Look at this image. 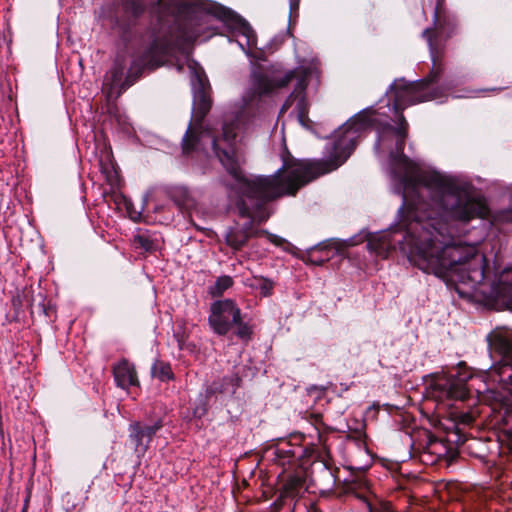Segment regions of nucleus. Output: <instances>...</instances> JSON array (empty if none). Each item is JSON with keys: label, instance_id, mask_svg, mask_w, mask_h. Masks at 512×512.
Returning a JSON list of instances; mask_svg holds the SVG:
<instances>
[{"label": "nucleus", "instance_id": "obj_37", "mask_svg": "<svg viewBox=\"0 0 512 512\" xmlns=\"http://www.w3.org/2000/svg\"><path fill=\"white\" fill-rule=\"evenodd\" d=\"M204 134H209V131L201 132V135H204Z\"/></svg>", "mask_w": 512, "mask_h": 512}, {"label": "nucleus", "instance_id": "obj_30", "mask_svg": "<svg viewBox=\"0 0 512 512\" xmlns=\"http://www.w3.org/2000/svg\"><path fill=\"white\" fill-rule=\"evenodd\" d=\"M334 243H331V244H321L319 245L318 247H315L314 250H323V249H328L329 247H331Z\"/></svg>", "mask_w": 512, "mask_h": 512}, {"label": "nucleus", "instance_id": "obj_1", "mask_svg": "<svg viewBox=\"0 0 512 512\" xmlns=\"http://www.w3.org/2000/svg\"><path fill=\"white\" fill-rule=\"evenodd\" d=\"M239 124L240 117L231 122L225 121L221 135L211 137L215 156L235 181L237 212L240 217L249 218L242 226L237 224L226 233V243L235 251L242 249L251 237L259 235H265L271 243L281 246L284 243L282 238L253 227L255 222L260 224L269 218L267 203L284 195H295L308 182L341 166L354 150L360 132L372 125V118L364 112L341 126L334 135L327 160H284L283 166L273 175L249 177L241 169L245 159L236 142Z\"/></svg>", "mask_w": 512, "mask_h": 512}, {"label": "nucleus", "instance_id": "obj_21", "mask_svg": "<svg viewBox=\"0 0 512 512\" xmlns=\"http://www.w3.org/2000/svg\"><path fill=\"white\" fill-rule=\"evenodd\" d=\"M233 284V280L229 276L219 277L211 290L213 295H221L225 290L230 288Z\"/></svg>", "mask_w": 512, "mask_h": 512}, {"label": "nucleus", "instance_id": "obj_33", "mask_svg": "<svg viewBox=\"0 0 512 512\" xmlns=\"http://www.w3.org/2000/svg\"><path fill=\"white\" fill-rule=\"evenodd\" d=\"M157 2H158L159 5H166L167 4L166 0H157Z\"/></svg>", "mask_w": 512, "mask_h": 512}, {"label": "nucleus", "instance_id": "obj_18", "mask_svg": "<svg viewBox=\"0 0 512 512\" xmlns=\"http://www.w3.org/2000/svg\"><path fill=\"white\" fill-rule=\"evenodd\" d=\"M268 452H270L274 456L273 459L281 465L289 463L295 455L294 449L290 443L286 441H282L274 446H271L268 449Z\"/></svg>", "mask_w": 512, "mask_h": 512}, {"label": "nucleus", "instance_id": "obj_2", "mask_svg": "<svg viewBox=\"0 0 512 512\" xmlns=\"http://www.w3.org/2000/svg\"><path fill=\"white\" fill-rule=\"evenodd\" d=\"M431 223L420 219L411 222L406 231L391 230L368 238L367 248L376 255L386 258L396 244L403 250L409 249V259L426 273L453 282L460 293H467V287H477L483 279L484 254L475 245L449 243L446 237L435 230Z\"/></svg>", "mask_w": 512, "mask_h": 512}, {"label": "nucleus", "instance_id": "obj_6", "mask_svg": "<svg viewBox=\"0 0 512 512\" xmlns=\"http://www.w3.org/2000/svg\"><path fill=\"white\" fill-rule=\"evenodd\" d=\"M403 188V198L404 200L406 199V193L408 191H412V192H415L417 194H419L421 192L422 189H425L427 192H428V195L430 197V203H417L415 204V207L412 211H410V217L412 218L408 223L407 225L405 226V229L407 228V226L411 223V222H414L416 221V219H420L421 222H426V223H431L432 225H428V229L430 231H440L447 239V242L449 243H456L455 241H453V239L451 238L450 234L449 233H446L447 231V224L449 221H460V222H463V223H467L469 221H471L472 219L474 218H485L487 215H488V207L486 205V202L481 199V198H476V197H473L471 196L466 188L461 185V189L463 191V194L465 195L464 197L469 199V200H472V201H475V202H478L480 203L482 206H483V211L481 212V214L479 215H474V216H471L469 219L467 220H464V219H458V218H455V217H452V216H448L446 215V213L443 211L444 209H442V207H440V205L437 203V201L434 199V196L432 194V192L425 186L423 185H419L417 188H412V187H409V188H405L404 185L399 182ZM402 206H405V202L402 203Z\"/></svg>", "mask_w": 512, "mask_h": 512}, {"label": "nucleus", "instance_id": "obj_28", "mask_svg": "<svg viewBox=\"0 0 512 512\" xmlns=\"http://www.w3.org/2000/svg\"><path fill=\"white\" fill-rule=\"evenodd\" d=\"M311 422H312L313 425L316 426L317 429H319L318 425L322 424V415L319 414V413L312 414L311 415Z\"/></svg>", "mask_w": 512, "mask_h": 512}, {"label": "nucleus", "instance_id": "obj_32", "mask_svg": "<svg viewBox=\"0 0 512 512\" xmlns=\"http://www.w3.org/2000/svg\"><path fill=\"white\" fill-rule=\"evenodd\" d=\"M307 512H321V511H319V510H318L317 508H315V507H310V508L307 510Z\"/></svg>", "mask_w": 512, "mask_h": 512}, {"label": "nucleus", "instance_id": "obj_19", "mask_svg": "<svg viewBox=\"0 0 512 512\" xmlns=\"http://www.w3.org/2000/svg\"><path fill=\"white\" fill-rule=\"evenodd\" d=\"M151 373L153 377H156L161 381H167L173 377L170 365L164 362L155 363L151 369Z\"/></svg>", "mask_w": 512, "mask_h": 512}, {"label": "nucleus", "instance_id": "obj_27", "mask_svg": "<svg viewBox=\"0 0 512 512\" xmlns=\"http://www.w3.org/2000/svg\"><path fill=\"white\" fill-rule=\"evenodd\" d=\"M235 325L238 326L236 332L238 337H240L241 339H248L250 337L251 329L248 325L242 323L241 320L239 321V323H235Z\"/></svg>", "mask_w": 512, "mask_h": 512}, {"label": "nucleus", "instance_id": "obj_8", "mask_svg": "<svg viewBox=\"0 0 512 512\" xmlns=\"http://www.w3.org/2000/svg\"><path fill=\"white\" fill-rule=\"evenodd\" d=\"M483 279L477 287H467V293L479 295L487 300L494 301L512 311V269H505L498 278V282H489L487 260L484 256L482 265Z\"/></svg>", "mask_w": 512, "mask_h": 512}, {"label": "nucleus", "instance_id": "obj_11", "mask_svg": "<svg viewBox=\"0 0 512 512\" xmlns=\"http://www.w3.org/2000/svg\"><path fill=\"white\" fill-rule=\"evenodd\" d=\"M240 317L241 311L232 300L217 301L211 306L209 324L217 334L226 335Z\"/></svg>", "mask_w": 512, "mask_h": 512}, {"label": "nucleus", "instance_id": "obj_25", "mask_svg": "<svg viewBox=\"0 0 512 512\" xmlns=\"http://www.w3.org/2000/svg\"><path fill=\"white\" fill-rule=\"evenodd\" d=\"M453 417L455 421L464 425H469L474 421V415L471 412L456 411L453 413Z\"/></svg>", "mask_w": 512, "mask_h": 512}, {"label": "nucleus", "instance_id": "obj_15", "mask_svg": "<svg viewBox=\"0 0 512 512\" xmlns=\"http://www.w3.org/2000/svg\"><path fill=\"white\" fill-rule=\"evenodd\" d=\"M113 374L117 385L123 389L139 384L134 366L126 360L114 366Z\"/></svg>", "mask_w": 512, "mask_h": 512}, {"label": "nucleus", "instance_id": "obj_31", "mask_svg": "<svg viewBox=\"0 0 512 512\" xmlns=\"http://www.w3.org/2000/svg\"><path fill=\"white\" fill-rule=\"evenodd\" d=\"M324 473L332 480V482L334 483V476L333 474L331 473V471L327 468L324 469Z\"/></svg>", "mask_w": 512, "mask_h": 512}, {"label": "nucleus", "instance_id": "obj_17", "mask_svg": "<svg viewBox=\"0 0 512 512\" xmlns=\"http://www.w3.org/2000/svg\"><path fill=\"white\" fill-rule=\"evenodd\" d=\"M168 196L173 200V202L180 209L189 210L195 206V200L190 195V193L186 187H183V186L171 187L168 190Z\"/></svg>", "mask_w": 512, "mask_h": 512}, {"label": "nucleus", "instance_id": "obj_5", "mask_svg": "<svg viewBox=\"0 0 512 512\" xmlns=\"http://www.w3.org/2000/svg\"><path fill=\"white\" fill-rule=\"evenodd\" d=\"M308 69L298 68L287 72L282 78L269 76L259 69H254L251 73V86L243 96V102L246 106L258 101L262 96L269 95L275 89L287 86L292 79L297 78L298 82L285 103L291 106L293 100H297V108L301 116L306 114L305 89L307 87Z\"/></svg>", "mask_w": 512, "mask_h": 512}, {"label": "nucleus", "instance_id": "obj_24", "mask_svg": "<svg viewBox=\"0 0 512 512\" xmlns=\"http://www.w3.org/2000/svg\"><path fill=\"white\" fill-rule=\"evenodd\" d=\"M301 486L302 480L299 477H290L284 484V489L287 494L293 495Z\"/></svg>", "mask_w": 512, "mask_h": 512}, {"label": "nucleus", "instance_id": "obj_26", "mask_svg": "<svg viewBox=\"0 0 512 512\" xmlns=\"http://www.w3.org/2000/svg\"><path fill=\"white\" fill-rule=\"evenodd\" d=\"M258 284H257V288L260 290V293L263 295V296H268L271 294V291L273 289V283L266 279V278H258L256 279Z\"/></svg>", "mask_w": 512, "mask_h": 512}, {"label": "nucleus", "instance_id": "obj_29", "mask_svg": "<svg viewBox=\"0 0 512 512\" xmlns=\"http://www.w3.org/2000/svg\"><path fill=\"white\" fill-rule=\"evenodd\" d=\"M299 8V0H291L290 1V11L291 13L297 12Z\"/></svg>", "mask_w": 512, "mask_h": 512}, {"label": "nucleus", "instance_id": "obj_23", "mask_svg": "<svg viewBox=\"0 0 512 512\" xmlns=\"http://www.w3.org/2000/svg\"><path fill=\"white\" fill-rule=\"evenodd\" d=\"M237 30L246 37L247 39V45L248 46H254L255 45V34L252 28L249 26L248 23L240 20L238 23Z\"/></svg>", "mask_w": 512, "mask_h": 512}, {"label": "nucleus", "instance_id": "obj_7", "mask_svg": "<svg viewBox=\"0 0 512 512\" xmlns=\"http://www.w3.org/2000/svg\"><path fill=\"white\" fill-rule=\"evenodd\" d=\"M210 85L201 73H195L193 81L194 108H193V125H190L183 138L182 147L185 153L193 151L199 142L200 135L198 127H201L205 116L211 109L212 100L210 98Z\"/></svg>", "mask_w": 512, "mask_h": 512}, {"label": "nucleus", "instance_id": "obj_22", "mask_svg": "<svg viewBox=\"0 0 512 512\" xmlns=\"http://www.w3.org/2000/svg\"><path fill=\"white\" fill-rule=\"evenodd\" d=\"M125 8L133 16L141 15L145 10V3L143 0H125Z\"/></svg>", "mask_w": 512, "mask_h": 512}, {"label": "nucleus", "instance_id": "obj_4", "mask_svg": "<svg viewBox=\"0 0 512 512\" xmlns=\"http://www.w3.org/2000/svg\"><path fill=\"white\" fill-rule=\"evenodd\" d=\"M198 36L199 31L192 27L191 22L179 24L175 39L172 37L156 38L142 55L133 59L123 82L126 60L124 57H117L113 67L105 75L104 84L110 87V91L119 87L117 93H122L138 79L143 68H156L162 65L164 57L173 46L192 43Z\"/></svg>", "mask_w": 512, "mask_h": 512}, {"label": "nucleus", "instance_id": "obj_36", "mask_svg": "<svg viewBox=\"0 0 512 512\" xmlns=\"http://www.w3.org/2000/svg\"><path fill=\"white\" fill-rule=\"evenodd\" d=\"M323 262H324V260H316V261H315V263H317V264H319V265L323 264Z\"/></svg>", "mask_w": 512, "mask_h": 512}, {"label": "nucleus", "instance_id": "obj_10", "mask_svg": "<svg viewBox=\"0 0 512 512\" xmlns=\"http://www.w3.org/2000/svg\"><path fill=\"white\" fill-rule=\"evenodd\" d=\"M393 93V106L398 113L405 107L433 99V95L424 88V83L395 80L390 86Z\"/></svg>", "mask_w": 512, "mask_h": 512}, {"label": "nucleus", "instance_id": "obj_9", "mask_svg": "<svg viewBox=\"0 0 512 512\" xmlns=\"http://www.w3.org/2000/svg\"><path fill=\"white\" fill-rule=\"evenodd\" d=\"M468 379H472L471 374H465L462 377L436 374L431 383L432 394L439 400L453 399L464 401L470 394V389L466 384Z\"/></svg>", "mask_w": 512, "mask_h": 512}, {"label": "nucleus", "instance_id": "obj_35", "mask_svg": "<svg viewBox=\"0 0 512 512\" xmlns=\"http://www.w3.org/2000/svg\"><path fill=\"white\" fill-rule=\"evenodd\" d=\"M157 2H158L159 5H166L167 4L166 0H157Z\"/></svg>", "mask_w": 512, "mask_h": 512}, {"label": "nucleus", "instance_id": "obj_3", "mask_svg": "<svg viewBox=\"0 0 512 512\" xmlns=\"http://www.w3.org/2000/svg\"><path fill=\"white\" fill-rule=\"evenodd\" d=\"M391 130L397 136L396 151L390 153L394 179L401 182L405 188H417L419 185L427 187L448 216L467 220L471 216L481 214L483 206L465 198L460 183L437 172L421 170L403 154L408 123L402 113L399 114L398 127H391Z\"/></svg>", "mask_w": 512, "mask_h": 512}, {"label": "nucleus", "instance_id": "obj_12", "mask_svg": "<svg viewBox=\"0 0 512 512\" xmlns=\"http://www.w3.org/2000/svg\"><path fill=\"white\" fill-rule=\"evenodd\" d=\"M163 427L162 419L155 421L153 425H144L140 422H133L129 426V438L134 444L135 452L144 454L155 436Z\"/></svg>", "mask_w": 512, "mask_h": 512}, {"label": "nucleus", "instance_id": "obj_13", "mask_svg": "<svg viewBox=\"0 0 512 512\" xmlns=\"http://www.w3.org/2000/svg\"><path fill=\"white\" fill-rule=\"evenodd\" d=\"M422 35L428 42L432 59V68L429 75L420 81V83H424V88L428 90V86L430 84L436 83L444 71V65L442 63L444 47L435 41L431 30H424Z\"/></svg>", "mask_w": 512, "mask_h": 512}, {"label": "nucleus", "instance_id": "obj_20", "mask_svg": "<svg viewBox=\"0 0 512 512\" xmlns=\"http://www.w3.org/2000/svg\"><path fill=\"white\" fill-rule=\"evenodd\" d=\"M133 242L135 245L149 252L154 251L157 247L155 240L145 233L134 236Z\"/></svg>", "mask_w": 512, "mask_h": 512}, {"label": "nucleus", "instance_id": "obj_34", "mask_svg": "<svg viewBox=\"0 0 512 512\" xmlns=\"http://www.w3.org/2000/svg\"><path fill=\"white\" fill-rule=\"evenodd\" d=\"M157 2H158L159 5H166L167 4L166 0H157Z\"/></svg>", "mask_w": 512, "mask_h": 512}, {"label": "nucleus", "instance_id": "obj_16", "mask_svg": "<svg viewBox=\"0 0 512 512\" xmlns=\"http://www.w3.org/2000/svg\"><path fill=\"white\" fill-rule=\"evenodd\" d=\"M241 378L238 374L225 376L221 380L214 381L207 389L208 394L216 393H235L236 389L240 386Z\"/></svg>", "mask_w": 512, "mask_h": 512}, {"label": "nucleus", "instance_id": "obj_14", "mask_svg": "<svg viewBox=\"0 0 512 512\" xmlns=\"http://www.w3.org/2000/svg\"><path fill=\"white\" fill-rule=\"evenodd\" d=\"M443 3L444 0H437L434 12L433 27L426 29L432 31V35L435 41H437L440 45H442V40H446L451 36V33L456 26L455 19L445 11Z\"/></svg>", "mask_w": 512, "mask_h": 512}]
</instances>
